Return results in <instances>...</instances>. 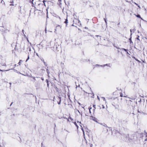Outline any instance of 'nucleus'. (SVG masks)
Segmentation results:
<instances>
[{
	"instance_id": "obj_1",
	"label": "nucleus",
	"mask_w": 147,
	"mask_h": 147,
	"mask_svg": "<svg viewBox=\"0 0 147 147\" xmlns=\"http://www.w3.org/2000/svg\"><path fill=\"white\" fill-rule=\"evenodd\" d=\"M74 124L76 126V127L77 129H78V125H79L81 127V129H82V131H83V132L84 134V131L82 127V126L81 125V123L80 122H77V123L76 122H75L74 123Z\"/></svg>"
},
{
	"instance_id": "obj_2",
	"label": "nucleus",
	"mask_w": 147,
	"mask_h": 147,
	"mask_svg": "<svg viewBox=\"0 0 147 147\" xmlns=\"http://www.w3.org/2000/svg\"><path fill=\"white\" fill-rule=\"evenodd\" d=\"M75 113H76L77 114H78H78H81V113H80V112H79V111L77 110V109H76L75 111Z\"/></svg>"
},
{
	"instance_id": "obj_3",
	"label": "nucleus",
	"mask_w": 147,
	"mask_h": 147,
	"mask_svg": "<svg viewBox=\"0 0 147 147\" xmlns=\"http://www.w3.org/2000/svg\"><path fill=\"white\" fill-rule=\"evenodd\" d=\"M75 113H76L77 114H78H78H81V113H80V112H79V111L77 110V109H76L75 111Z\"/></svg>"
},
{
	"instance_id": "obj_4",
	"label": "nucleus",
	"mask_w": 147,
	"mask_h": 147,
	"mask_svg": "<svg viewBox=\"0 0 147 147\" xmlns=\"http://www.w3.org/2000/svg\"><path fill=\"white\" fill-rule=\"evenodd\" d=\"M136 16L138 18H141L142 20H143V19H142V18L141 17H140V16L139 15H136Z\"/></svg>"
},
{
	"instance_id": "obj_5",
	"label": "nucleus",
	"mask_w": 147,
	"mask_h": 147,
	"mask_svg": "<svg viewBox=\"0 0 147 147\" xmlns=\"http://www.w3.org/2000/svg\"><path fill=\"white\" fill-rule=\"evenodd\" d=\"M59 98V102L58 103L59 104H60V103L61 102V100L60 98Z\"/></svg>"
},
{
	"instance_id": "obj_6",
	"label": "nucleus",
	"mask_w": 147,
	"mask_h": 147,
	"mask_svg": "<svg viewBox=\"0 0 147 147\" xmlns=\"http://www.w3.org/2000/svg\"><path fill=\"white\" fill-rule=\"evenodd\" d=\"M58 27H59L60 29H61V26L60 25H58L56 27V28Z\"/></svg>"
},
{
	"instance_id": "obj_7",
	"label": "nucleus",
	"mask_w": 147,
	"mask_h": 147,
	"mask_svg": "<svg viewBox=\"0 0 147 147\" xmlns=\"http://www.w3.org/2000/svg\"><path fill=\"white\" fill-rule=\"evenodd\" d=\"M22 60H20V61H19V63H18V64H19L20 65H21V62H22Z\"/></svg>"
},
{
	"instance_id": "obj_8",
	"label": "nucleus",
	"mask_w": 147,
	"mask_h": 147,
	"mask_svg": "<svg viewBox=\"0 0 147 147\" xmlns=\"http://www.w3.org/2000/svg\"><path fill=\"white\" fill-rule=\"evenodd\" d=\"M144 141H147V136H146V138L144 140Z\"/></svg>"
},
{
	"instance_id": "obj_9",
	"label": "nucleus",
	"mask_w": 147,
	"mask_h": 147,
	"mask_svg": "<svg viewBox=\"0 0 147 147\" xmlns=\"http://www.w3.org/2000/svg\"><path fill=\"white\" fill-rule=\"evenodd\" d=\"M65 23L66 24H67L68 23V21L67 19L66 20V21H65Z\"/></svg>"
},
{
	"instance_id": "obj_10",
	"label": "nucleus",
	"mask_w": 147,
	"mask_h": 147,
	"mask_svg": "<svg viewBox=\"0 0 147 147\" xmlns=\"http://www.w3.org/2000/svg\"><path fill=\"white\" fill-rule=\"evenodd\" d=\"M102 99L104 101H105V98L104 97H102Z\"/></svg>"
},
{
	"instance_id": "obj_11",
	"label": "nucleus",
	"mask_w": 147,
	"mask_h": 147,
	"mask_svg": "<svg viewBox=\"0 0 147 147\" xmlns=\"http://www.w3.org/2000/svg\"><path fill=\"white\" fill-rule=\"evenodd\" d=\"M69 119H70L71 120H72L73 119H72L70 117H69Z\"/></svg>"
},
{
	"instance_id": "obj_12",
	"label": "nucleus",
	"mask_w": 147,
	"mask_h": 147,
	"mask_svg": "<svg viewBox=\"0 0 147 147\" xmlns=\"http://www.w3.org/2000/svg\"><path fill=\"white\" fill-rule=\"evenodd\" d=\"M122 50H124V51H127V50H126V49H124V48H122Z\"/></svg>"
},
{
	"instance_id": "obj_13",
	"label": "nucleus",
	"mask_w": 147,
	"mask_h": 147,
	"mask_svg": "<svg viewBox=\"0 0 147 147\" xmlns=\"http://www.w3.org/2000/svg\"><path fill=\"white\" fill-rule=\"evenodd\" d=\"M92 120L94 121H96V119L95 118H92Z\"/></svg>"
},
{
	"instance_id": "obj_14",
	"label": "nucleus",
	"mask_w": 147,
	"mask_h": 147,
	"mask_svg": "<svg viewBox=\"0 0 147 147\" xmlns=\"http://www.w3.org/2000/svg\"><path fill=\"white\" fill-rule=\"evenodd\" d=\"M91 109V108H90L89 107V112L90 113H91V112H90V109Z\"/></svg>"
},
{
	"instance_id": "obj_15",
	"label": "nucleus",
	"mask_w": 147,
	"mask_h": 147,
	"mask_svg": "<svg viewBox=\"0 0 147 147\" xmlns=\"http://www.w3.org/2000/svg\"><path fill=\"white\" fill-rule=\"evenodd\" d=\"M29 56H28V58L27 59H26V62L29 59Z\"/></svg>"
},
{
	"instance_id": "obj_16",
	"label": "nucleus",
	"mask_w": 147,
	"mask_h": 147,
	"mask_svg": "<svg viewBox=\"0 0 147 147\" xmlns=\"http://www.w3.org/2000/svg\"><path fill=\"white\" fill-rule=\"evenodd\" d=\"M133 58H134V59H135L136 61H139L138 60V59H136L135 57H134Z\"/></svg>"
},
{
	"instance_id": "obj_17",
	"label": "nucleus",
	"mask_w": 147,
	"mask_h": 147,
	"mask_svg": "<svg viewBox=\"0 0 147 147\" xmlns=\"http://www.w3.org/2000/svg\"><path fill=\"white\" fill-rule=\"evenodd\" d=\"M31 77L33 79H34L35 80V77Z\"/></svg>"
},
{
	"instance_id": "obj_18",
	"label": "nucleus",
	"mask_w": 147,
	"mask_h": 147,
	"mask_svg": "<svg viewBox=\"0 0 147 147\" xmlns=\"http://www.w3.org/2000/svg\"><path fill=\"white\" fill-rule=\"evenodd\" d=\"M120 96L121 97L123 96V94H122L121 93L120 94Z\"/></svg>"
},
{
	"instance_id": "obj_19",
	"label": "nucleus",
	"mask_w": 147,
	"mask_h": 147,
	"mask_svg": "<svg viewBox=\"0 0 147 147\" xmlns=\"http://www.w3.org/2000/svg\"><path fill=\"white\" fill-rule=\"evenodd\" d=\"M139 36H138V38H136V39L138 40H140V39H139Z\"/></svg>"
},
{
	"instance_id": "obj_20",
	"label": "nucleus",
	"mask_w": 147,
	"mask_h": 147,
	"mask_svg": "<svg viewBox=\"0 0 147 147\" xmlns=\"http://www.w3.org/2000/svg\"><path fill=\"white\" fill-rule=\"evenodd\" d=\"M102 108L103 109H104L105 108V106L104 105H102Z\"/></svg>"
},
{
	"instance_id": "obj_21",
	"label": "nucleus",
	"mask_w": 147,
	"mask_h": 147,
	"mask_svg": "<svg viewBox=\"0 0 147 147\" xmlns=\"http://www.w3.org/2000/svg\"><path fill=\"white\" fill-rule=\"evenodd\" d=\"M97 98H98V100H100V98H99V97L98 96H97Z\"/></svg>"
},
{
	"instance_id": "obj_22",
	"label": "nucleus",
	"mask_w": 147,
	"mask_h": 147,
	"mask_svg": "<svg viewBox=\"0 0 147 147\" xmlns=\"http://www.w3.org/2000/svg\"><path fill=\"white\" fill-rule=\"evenodd\" d=\"M45 33H47V30H46V28L45 30Z\"/></svg>"
},
{
	"instance_id": "obj_23",
	"label": "nucleus",
	"mask_w": 147,
	"mask_h": 147,
	"mask_svg": "<svg viewBox=\"0 0 147 147\" xmlns=\"http://www.w3.org/2000/svg\"><path fill=\"white\" fill-rule=\"evenodd\" d=\"M105 23H107V21H106V20L105 19Z\"/></svg>"
},
{
	"instance_id": "obj_24",
	"label": "nucleus",
	"mask_w": 147,
	"mask_h": 147,
	"mask_svg": "<svg viewBox=\"0 0 147 147\" xmlns=\"http://www.w3.org/2000/svg\"><path fill=\"white\" fill-rule=\"evenodd\" d=\"M93 107H94V108H95V105H93Z\"/></svg>"
},
{
	"instance_id": "obj_25",
	"label": "nucleus",
	"mask_w": 147,
	"mask_h": 147,
	"mask_svg": "<svg viewBox=\"0 0 147 147\" xmlns=\"http://www.w3.org/2000/svg\"><path fill=\"white\" fill-rule=\"evenodd\" d=\"M45 1H44H44H43V3H45Z\"/></svg>"
},
{
	"instance_id": "obj_26",
	"label": "nucleus",
	"mask_w": 147,
	"mask_h": 147,
	"mask_svg": "<svg viewBox=\"0 0 147 147\" xmlns=\"http://www.w3.org/2000/svg\"><path fill=\"white\" fill-rule=\"evenodd\" d=\"M135 3V4H136V5H138L136 3Z\"/></svg>"
},
{
	"instance_id": "obj_27",
	"label": "nucleus",
	"mask_w": 147,
	"mask_h": 147,
	"mask_svg": "<svg viewBox=\"0 0 147 147\" xmlns=\"http://www.w3.org/2000/svg\"><path fill=\"white\" fill-rule=\"evenodd\" d=\"M138 7L139 8H140V6H139V5H138Z\"/></svg>"
},
{
	"instance_id": "obj_28",
	"label": "nucleus",
	"mask_w": 147,
	"mask_h": 147,
	"mask_svg": "<svg viewBox=\"0 0 147 147\" xmlns=\"http://www.w3.org/2000/svg\"><path fill=\"white\" fill-rule=\"evenodd\" d=\"M41 79H42V80H43L44 79H43V78H41Z\"/></svg>"
},
{
	"instance_id": "obj_29",
	"label": "nucleus",
	"mask_w": 147,
	"mask_h": 147,
	"mask_svg": "<svg viewBox=\"0 0 147 147\" xmlns=\"http://www.w3.org/2000/svg\"><path fill=\"white\" fill-rule=\"evenodd\" d=\"M56 29H55V32H56Z\"/></svg>"
},
{
	"instance_id": "obj_30",
	"label": "nucleus",
	"mask_w": 147,
	"mask_h": 147,
	"mask_svg": "<svg viewBox=\"0 0 147 147\" xmlns=\"http://www.w3.org/2000/svg\"><path fill=\"white\" fill-rule=\"evenodd\" d=\"M44 3V5L45 6L46 5H45V3Z\"/></svg>"
},
{
	"instance_id": "obj_31",
	"label": "nucleus",
	"mask_w": 147,
	"mask_h": 147,
	"mask_svg": "<svg viewBox=\"0 0 147 147\" xmlns=\"http://www.w3.org/2000/svg\"><path fill=\"white\" fill-rule=\"evenodd\" d=\"M126 52H127V54H128V52L127 51H126Z\"/></svg>"
},
{
	"instance_id": "obj_32",
	"label": "nucleus",
	"mask_w": 147,
	"mask_h": 147,
	"mask_svg": "<svg viewBox=\"0 0 147 147\" xmlns=\"http://www.w3.org/2000/svg\"><path fill=\"white\" fill-rule=\"evenodd\" d=\"M46 81H47V82L48 83V80H47Z\"/></svg>"
},
{
	"instance_id": "obj_33",
	"label": "nucleus",
	"mask_w": 147,
	"mask_h": 147,
	"mask_svg": "<svg viewBox=\"0 0 147 147\" xmlns=\"http://www.w3.org/2000/svg\"><path fill=\"white\" fill-rule=\"evenodd\" d=\"M144 38H145V39H146V37H144Z\"/></svg>"
},
{
	"instance_id": "obj_34",
	"label": "nucleus",
	"mask_w": 147,
	"mask_h": 147,
	"mask_svg": "<svg viewBox=\"0 0 147 147\" xmlns=\"http://www.w3.org/2000/svg\"><path fill=\"white\" fill-rule=\"evenodd\" d=\"M130 31H131V30H130Z\"/></svg>"
},
{
	"instance_id": "obj_35",
	"label": "nucleus",
	"mask_w": 147,
	"mask_h": 147,
	"mask_svg": "<svg viewBox=\"0 0 147 147\" xmlns=\"http://www.w3.org/2000/svg\"><path fill=\"white\" fill-rule=\"evenodd\" d=\"M47 83V85H48V86L49 85V84H48V83Z\"/></svg>"
},
{
	"instance_id": "obj_36",
	"label": "nucleus",
	"mask_w": 147,
	"mask_h": 147,
	"mask_svg": "<svg viewBox=\"0 0 147 147\" xmlns=\"http://www.w3.org/2000/svg\"><path fill=\"white\" fill-rule=\"evenodd\" d=\"M47 72L48 73V71H47Z\"/></svg>"
},
{
	"instance_id": "obj_37",
	"label": "nucleus",
	"mask_w": 147,
	"mask_h": 147,
	"mask_svg": "<svg viewBox=\"0 0 147 147\" xmlns=\"http://www.w3.org/2000/svg\"><path fill=\"white\" fill-rule=\"evenodd\" d=\"M47 72L48 73V71H47Z\"/></svg>"
}]
</instances>
